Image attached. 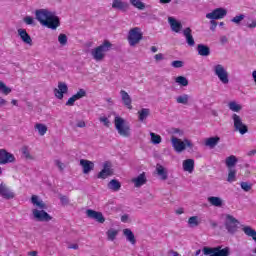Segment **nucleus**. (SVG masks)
<instances>
[{
  "mask_svg": "<svg viewBox=\"0 0 256 256\" xmlns=\"http://www.w3.org/2000/svg\"><path fill=\"white\" fill-rule=\"evenodd\" d=\"M52 12H49V10L46 9H40L36 10V19L41 23L42 25H45V21L49 19Z\"/></svg>",
  "mask_w": 256,
  "mask_h": 256,
  "instance_id": "f3484780",
  "label": "nucleus"
},
{
  "mask_svg": "<svg viewBox=\"0 0 256 256\" xmlns=\"http://www.w3.org/2000/svg\"><path fill=\"white\" fill-rule=\"evenodd\" d=\"M208 203H210V205H213V207H222L223 200L220 197L211 196L208 197Z\"/></svg>",
  "mask_w": 256,
  "mask_h": 256,
  "instance_id": "7c9ffc66",
  "label": "nucleus"
},
{
  "mask_svg": "<svg viewBox=\"0 0 256 256\" xmlns=\"http://www.w3.org/2000/svg\"><path fill=\"white\" fill-rule=\"evenodd\" d=\"M201 221H199V217L198 216H191L188 219V225L189 227H199Z\"/></svg>",
  "mask_w": 256,
  "mask_h": 256,
  "instance_id": "e433bc0d",
  "label": "nucleus"
},
{
  "mask_svg": "<svg viewBox=\"0 0 256 256\" xmlns=\"http://www.w3.org/2000/svg\"><path fill=\"white\" fill-rule=\"evenodd\" d=\"M0 196L3 197V199H13L15 197V193H13L5 183H1Z\"/></svg>",
  "mask_w": 256,
  "mask_h": 256,
  "instance_id": "a211bd4d",
  "label": "nucleus"
},
{
  "mask_svg": "<svg viewBox=\"0 0 256 256\" xmlns=\"http://www.w3.org/2000/svg\"><path fill=\"white\" fill-rule=\"evenodd\" d=\"M232 119L234 123V130L240 133V135H245V133L249 131L247 125L243 123V119H241V116L233 114Z\"/></svg>",
  "mask_w": 256,
  "mask_h": 256,
  "instance_id": "6e6552de",
  "label": "nucleus"
},
{
  "mask_svg": "<svg viewBox=\"0 0 256 256\" xmlns=\"http://www.w3.org/2000/svg\"><path fill=\"white\" fill-rule=\"evenodd\" d=\"M18 35H19L21 41H23L25 43V45H29L30 47L33 45V39L31 38V35H29V33H27L26 29L19 28Z\"/></svg>",
  "mask_w": 256,
  "mask_h": 256,
  "instance_id": "dca6fc26",
  "label": "nucleus"
},
{
  "mask_svg": "<svg viewBox=\"0 0 256 256\" xmlns=\"http://www.w3.org/2000/svg\"><path fill=\"white\" fill-rule=\"evenodd\" d=\"M240 222L233 215L227 214L224 227L230 235H235L239 231Z\"/></svg>",
  "mask_w": 256,
  "mask_h": 256,
  "instance_id": "0eeeda50",
  "label": "nucleus"
},
{
  "mask_svg": "<svg viewBox=\"0 0 256 256\" xmlns=\"http://www.w3.org/2000/svg\"><path fill=\"white\" fill-rule=\"evenodd\" d=\"M113 44L109 40H104L103 43L96 48L92 49L91 55L95 61H103L105 59L106 53L111 51Z\"/></svg>",
  "mask_w": 256,
  "mask_h": 256,
  "instance_id": "f03ea898",
  "label": "nucleus"
},
{
  "mask_svg": "<svg viewBox=\"0 0 256 256\" xmlns=\"http://www.w3.org/2000/svg\"><path fill=\"white\" fill-rule=\"evenodd\" d=\"M238 159L237 156L235 155H230L226 158L225 163H226V167L228 169H233V167H235L238 163Z\"/></svg>",
  "mask_w": 256,
  "mask_h": 256,
  "instance_id": "c85d7f7f",
  "label": "nucleus"
},
{
  "mask_svg": "<svg viewBox=\"0 0 256 256\" xmlns=\"http://www.w3.org/2000/svg\"><path fill=\"white\" fill-rule=\"evenodd\" d=\"M24 23H26V25H33V17L31 16H26L24 18Z\"/></svg>",
  "mask_w": 256,
  "mask_h": 256,
  "instance_id": "864d4df0",
  "label": "nucleus"
},
{
  "mask_svg": "<svg viewBox=\"0 0 256 256\" xmlns=\"http://www.w3.org/2000/svg\"><path fill=\"white\" fill-rule=\"evenodd\" d=\"M0 105H7V100L3 99L2 97H0Z\"/></svg>",
  "mask_w": 256,
  "mask_h": 256,
  "instance_id": "e2e57ef3",
  "label": "nucleus"
},
{
  "mask_svg": "<svg viewBox=\"0 0 256 256\" xmlns=\"http://www.w3.org/2000/svg\"><path fill=\"white\" fill-rule=\"evenodd\" d=\"M76 126L80 127L81 129H83V127H86L85 121H83V120L78 121Z\"/></svg>",
  "mask_w": 256,
  "mask_h": 256,
  "instance_id": "bf43d9fd",
  "label": "nucleus"
},
{
  "mask_svg": "<svg viewBox=\"0 0 256 256\" xmlns=\"http://www.w3.org/2000/svg\"><path fill=\"white\" fill-rule=\"evenodd\" d=\"M123 235L126 236L127 241H129V243H131L132 245H135L137 243V240L135 239V234H133V231H131V229H124Z\"/></svg>",
  "mask_w": 256,
  "mask_h": 256,
  "instance_id": "cd10ccee",
  "label": "nucleus"
},
{
  "mask_svg": "<svg viewBox=\"0 0 256 256\" xmlns=\"http://www.w3.org/2000/svg\"><path fill=\"white\" fill-rule=\"evenodd\" d=\"M210 25V31H215L217 29V21L211 20Z\"/></svg>",
  "mask_w": 256,
  "mask_h": 256,
  "instance_id": "6e6d98bb",
  "label": "nucleus"
},
{
  "mask_svg": "<svg viewBox=\"0 0 256 256\" xmlns=\"http://www.w3.org/2000/svg\"><path fill=\"white\" fill-rule=\"evenodd\" d=\"M58 41H59L60 45H67V35L60 34L58 36Z\"/></svg>",
  "mask_w": 256,
  "mask_h": 256,
  "instance_id": "de8ad7c7",
  "label": "nucleus"
},
{
  "mask_svg": "<svg viewBox=\"0 0 256 256\" xmlns=\"http://www.w3.org/2000/svg\"><path fill=\"white\" fill-rule=\"evenodd\" d=\"M155 61H163L165 57L163 56V53H158L154 56Z\"/></svg>",
  "mask_w": 256,
  "mask_h": 256,
  "instance_id": "4d7b16f0",
  "label": "nucleus"
},
{
  "mask_svg": "<svg viewBox=\"0 0 256 256\" xmlns=\"http://www.w3.org/2000/svg\"><path fill=\"white\" fill-rule=\"evenodd\" d=\"M227 15L225 8H216L212 12L206 14V19L217 20L223 19Z\"/></svg>",
  "mask_w": 256,
  "mask_h": 256,
  "instance_id": "9d476101",
  "label": "nucleus"
},
{
  "mask_svg": "<svg viewBox=\"0 0 256 256\" xmlns=\"http://www.w3.org/2000/svg\"><path fill=\"white\" fill-rule=\"evenodd\" d=\"M68 249L77 250V249H79V245H78V244H70V245L68 246Z\"/></svg>",
  "mask_w": 256,
  "mask_h": 256,
  "instance_id": "680f3d73",
  "label": "nucleus"
},
{
  "mask_svg": "<svg viewBox=\"0 0 256 256\" xmlns=\"http://www.w3.org/2000/svg\"><path fill=\"white\" fill-rule=\"evenodd\" d=\"M108 189H111V191H119L121 189V182L116 179L111 180L108 183Z\"/></svg>",
  "mask_w": 256,
  "mask_h": 256,
  "instance_id": "473e14b6",
  "label": "nucleus"
},
{
  "mask_svg": "<svg viewBox=\"0 0 256 256\" xmlns=\"http://www.w3.org/2000/svg\"><path fill=\"white\" fill-rule=\"evenodd\" d=\"M55 164L60 169V171H63L65 169V164H63L60 160H56Z\"/></svg>",
  "mask_w": 256,
  "mask_h": 256,
  "instance_id": "5fc2aeb1",
  "label": "nucleus"
},
{
  "mask_svg": "<svg viewBox=\"0 0 256 256\" xmlns=\"http://www.w3.org/2000/svg\"><path fill=\"white\" fill-rule=\"evenodd\" d=\"M204 255L209 256H229L231 255V249L229 247L223 248L222 246L217 247H204L202 249Z\"/></svg>",
  "mask_w": 256,
  "mask_h": 256,
  "instance_id": "423d86ee",
  "label": "nucleus"
},
{
  "mask_svg": "<svg viewBox=\"0 0 256 256\" xmlns=\"http://www.w3.org/2000/svg\"><path fill=\"white\" fill-rule=\"evenodd\" d=\"M249 29H255L256 27V20H251V23L247 25Z\"/></svg>",
  "mask_w": 256,
  "mask_h": 256,
  "instance_id": "13d9d810",
  "label": "nucleus"
},
{
  "mask_svg": "<svg viewBox=\"0 0 256 256\" xmlns=\"http://www.w3.org/2000/svg\"><path fill=\"white\" fill-rule=\"evenodd\" d=\"M83 97H87V91H85V89H79L76 94L68 99L66 106L73 107V105H75V101H79V99H83Z\"/></svg>",
  "mask_w": 256,
  "mask_h": 256,
  "instance_id": "ddd939ff",
  "label": "nucleus"
},
{
  "mask_svg": "<svg viewBox=\"0 0 256 256\" xmlns=\"http://www.w3.org/2000/svg\"><path fill=\"white\" fill-rule=\"evenodd\" d=\"M219 141H221V138H219V136L210 137L206 139L205 145L206 147H210L211 149H213L219 143Z\"/></svg>",
  "mask_w": 256,
  "mask_h": 256,
  "instance_id": "c756f323",
  "label": "nucleus"
},
{
  "mask_svg": "<svg viewBox=\"0 0 256 256\" xmlns=\"http://www.w3.org/2000/svg\"><path fill=\"white\" fill-rule=\"evenodd\" d=\"M170 256H181V255H179L177 252H175V251H171L170 252Z\"/></svg>",
  "mask_w": 256,
  "mask_h": 256,
  "instance_id": "338daca9",
  "label": "nucleus"
},
{
  "mask_svg": "<svg viewBox=\"0 0 256 256\" xmlns=\"http://www.w3.org/2000/svg\"><path fill=\"white\" fill-rule=\"evenodd\" d=\"M67 91H69L67 84L65 82H59L58 89H54V95L57 99H63L64 94L67 93Z\"/></svg>",
  "mask_w": 256,
  "mask_h": 256,
  "instance_id": "2eb2a0df",
  "label": "nucleus"
},
{
  "mask_svg": "<svg viewBox=\"0 0 256 256\" xmlns=\"http://www.w3.org/2000/svg\"><path fill=\"white\" fill-rule=\"evenodd\" d=\"M0 93H2V95H9L11 93V88H9L3 81H0Z\"/></svg>",
  "mask_w": 256,
  "mask_h": 256,
  "instance_id": "79ce46f5",
  "label": "nucleus"
},
{
  "mask_svg": "<svg viewBox=\"0 0 256 256\" xmlns=\"http://www.w3.org/2000/svg\"><path fill=\"white\" fill-rule=\"evenodd\" d=\"M177 103H180L182 105H187L189 103V95L183 94L176 98Z\"/></svg>",
  "mask_w": 256,
  "mask_h": 256,
  "instance_id": "37998d69",
  "label": "nucleus"
},
{
  "mask_svg": "<svg viewBox=\"0 0 256 256\" xmlns=\"http://www.w3.org/2000/svg\"><path fill=\"white\" fill-rule=\"evenodd\" d=\"M113 175V170H111V163L105 162L103 165V169L98 173V179H107V177H111Z\"/></svg>",
  "mask_w": 256,
  "mask_h": 256,
  "instance_id": "4468645a",
  "label": "nucleus"
},
{
  "mask_svg": "<svg viewBox=\"0 0 256 256\" xmlns=\"http://www.w3.org/2000/svg\"><path fill=\"white\" fill-rule=\"evenodd\" d=\"M7 163H15V155L5 149H0V165H7Z\"/></svg>",
  "mask_w": 256,
  "mask_h": 256,
  "instance_id": "9b49d317",
  "label": "nucleus"
},
{
  "mask_svg": "<svg viewBox=\"0 0 256 256\" xmlns=\"http://www.w3.org/2000/svg\"><path fill=\"white\" fill-rule=\"evenodd\" d=\"M127 39L130 47H135V45H139V43H141V41L143 40V32L141 31V28H131L128 32Z\"/></svg>",
  "mask_w": 256,
  "mask_h": 256,
  "instance_id": "39448f33",
  "label": "nucleus"
},
{
  "mask_svg": "<svg viewBox=\"0 0 256 256\" xmlns=\"http://www.w3.org/2000/svg\"><path fill=\"white\" fill-rule=\"evenodd\" d=\"M176 213H177V215H183V213H184L183 208H179L178 210H176Z\"/></svg>",
  "mask_w": 256,
  "mask_h": 256,
  "instance_id": "0e129e2a",
  "label": "nucleus"
},
{
  "mask_svg": "<svg viewBox=\"0 0 256 256\" xmlns=\"http://www.w3.org/2000/svg\"><path fill=\"white\" fill-rule=\"evenodd\" d=\"M183 36L186 39V43L189 47H195V38H193V30L187 27L183 30Z\"/></svg>",
  "mask_w": 256,
  "mask_h": 256,
  "instance_id": "6ab92c4d",
  "label": "nucleus"
},
{
  "mask_svg": "<svg viewBox=\"0 0 256 256\" xmlns=\"http://www.w3.org/2000/svg\"><path fill=\"white\" fill-rule=\"evenodd\" d=\"M243 19H245V15L240 14V15H238V16H235V17L232 19V23L239 24V23H241V21H243Z\"/></svg>",
  "mask_w": 256,
  "mask_h": 256,
  "instance_id": "3c124183",
  "label": "nucleus"
},
{
  "mask_svg": "<svg viewBox=\"0 0 256 256\" xmlns=\"http://www.w3.org/2000/svg\"><path fill=\"white\" fill-rule=\"evenodd\" d=\"M131 5L133 7H136V9H139L140 11H143L145 9V3L141 2V0H129Z\"/></svg>",
  "mask_w": 256,
  "mask_h": 256,
  "instance_id": "a19ab883",
  "label": "nucleus"
},
{
  "mask_svg": "<svg viewBox=\"0 0 256 256\" xmlns=\"http://www.w3.org/2000/svg\"><path fill=\"white\" fill-rule=\"evenodd\" d=\"M175 82L178 83V85H181V87H187V85H189V80H187V78L184 76L176 77Z\"/></svg>",
  "mask_w": 256,
  "mask_h": 256,
  "instance_id": "ea45409f",
  "label": "nucleus"
},
{
  "mask_svg": "<svg viewBox=\"0 0 256 256\" xmlns=\"http://www.w3.org/2000/svg\"><path fill=\"white\" fill-rule=\"evenodd\" d=\"M183 170L187 171L188 173H192L195 171V160L193 159H186L183 161Z\"/></svg>",
  "mask_w": 256,
  "mask_h": 256,
  "instance_id": "a878e982",
  "label": "nucleus"
},
{
  "mask_svg": "<svg viewBox=\"0 0 256 256\" xmlns=\"http://www.w3.org/2000/svg\"><path fill=\"white\" fill-rule=\"evenodd\" d=\"M35 129H37L39 135L43 137L47 133V126L45 124L37 123L35 125Z\"/></svg>",
  "mask_w": 256,
  "mask_h": 256,
  "instance_id": "4c0bfd02",
  "label": "nucleus"
},
{
  "mask_svg": "<svg viewBox=\"0 0 256 256\" xmlns=\"http://www.w3.org/2000/svg\"><path fill=\"white\" fill-rule=\"evenodd\" d=\"M61 25V21L59 20V17L55 16L53 13H51L50 17L46 21H44L43 26L47 27L48 29H57Z\"/></svg>",
  "mask_w": 256,
  "mask_h": 256,
  "instance_id": "f8f14e48",
  "label": "nucleus"
},
{
  "mask_svg": "<svg viewBox=\"0 0 256 256\" xmlns=\"http://www.w3.org/2000/svg\"><path fill=\"white\" fill-rule=\"evenodd\" d=\"M87 217L90 219H95L98 223H103L105 221V217L103 216V213L97 212L95 210L88 209L86 211Z\"/></svg>",
  "mask_w": 256,
  "mask_h": 256,
  "instance_id": "aec40b11",
  "label": "nucleus"
},
{
  "mask_svg": "<svg viewBox=\"0 0 256 256\" xmlns=\"http://www.w3.org/2000/svg\"><path fill=\"white\" fill-rule=\"evenodd\" d=\"M156 171H157V175L161 177L162 181H167L168 174H167V170H165V167L161 165H157Z\"/></svg>",
  "mask_w": 256,
  "mask_h": 256,
  "instance_id": "2f4dec72",
  "label": "nucleus"
},
{
  "mask_svg": "<svg viewBox=\"0 0 256 256\" xmlns=\"http://www.w3.org/2000/svg\"><path fill=\"white\" fill-rule=\"evenodd\" d=\"M100 123H103L104 127H111V121L106 116H101L99 118Z\"/></svg>",
  "mask_w": 256,
  "mask_h": 256,
  "instance_id": "a18cd8bd",
  "label": "nucleus"
},
{
  "mask_svg": "<svg viewBox=\"0 0 256 256\" xmlns=\"http://www.w3.org/2000/svg\"><path fill=\"white\" fill-rule=\"evenodd\" d=\"M22 154L26 159H32L31 153L29 152V148L27 146L22 147Z\"/></svg>",
  "mask_w": 256,
  "mask_h": 256,
  "instance_id": "49530a36",
  "label": "nucleus"
},
{
  "mask_svg": "<svg viewBox=\"0 0 256 256\" xmlns=\"http://www.w3.org/2000/svg\"><path fill=\"white\" fill-rule=\"evenodd\" d=\"M172 67H174V69H181V67H183V61L181 60H174L171 63Z\"/></svg>",
  "mask_w": 256,
  "mask_h": 256,
  "instance_id": "8fccbe9b",
  "label": "nucleus"
},
{
  "mask_svg": "<svg viewBox=\"0 0 256 256\" xmlns=\"http://www.w3.org/2000/svg\"><path fill=\"white\" fill-rule=\"evenodd\" d=\"M108 241H115V238L117 237V235H119V231L115 230V229H110L106 232Z\"/></svg>",
  "mask_w": 256,
  "mask_h": 256,
  "instance_id": "58836bf2",
  "label": "nucleus"
},
{
  "mask_svg": "<svg viewBox=\"0 0 256 256\" xmlns=\"http://www.w3.org/2000/svg\"><path fill=\"white\" fill-rule=\"evenodd\" d=\"M252 77L254 79V83L256 84V70L252 72Z\"/></svg>",
  "mask_w": 256,
  "mask_h": 256,
  "instance_id": "774afa93",
  "label": "nucleus"
},
{
  "mask_svg": "<svg viewBox=\"0 0 256 256\" xmlns=\"http://www.w3.org/2000/svg\"><path fill=\"white\" fill-rule=\"evenodd\" d=\"M171 143H172V147H173L174 151H176V153H183V151H185V149H187V147H189V149H193V142H191V140H189V139L181 140L175 136H172Z\"/></svg>",
  "mask_w": 256,
  "mask_h": 256,
  "instance_id": "20e7f679",
  "label": "nucleus"
},
{
  "mask_svg": "<svg viewBox=\"0 0 256 256\" xmlns=\"http://www.w3.org/2000/svg\"><path fill=\"white\" fill-rule=\"evenodd\" d=\"M60 201L62 203V205H68L69 204V198L67 196H60Z\"/></svg>",
  "mask_w": 256,
  "mask_h": 256,
  "instance_id": "603ef678",
  "label": "nucleus"
},
{
  "mask_svg": "<svg viewBox=\"0 0 256 256\" xmlns=\"http://www.w3.org/2000/svg\"><path fill=\"white\" fill-rule=\"evenodd\" d=\"M214 73L221 81V83H223L224 85H227V83H229V73L227 72L225 67H223V65L217 64L216 66H214Z\"/></svg>",
  "mask_w": 256,
  "mask_h": 256,
  "instance_id": "1a4fd4ad",
  "label": "nucleus"
},
{
  "mask_svg": "<svg viewBox=\"0 0 256 256\" xmlns=\"http://www.w3.org/2000/svg\"><path fill=\"white\" fill-rule=\"evenodd\" d=\"M114 126L121 137H131V127L122 117L116 116L114 118Z\"/></svg>",
  "mask_w": 256,
  "mask_h": 256,
  "instance_id": "7ed1b4c3",
  "label": "nucleus"
},
{
  "mask_svg": "<svg viewBox=\"0 0 256 256\" xmlns=\"http://www.w3.org/2000/svg\"><path fill=\"white\" fill-rule=\"evenodd\" d=\"M121 221L122 223H127V221H129V216L128 215L121 216Z\"/></svg>",
  "mask_w": 256,
  "mask_h": 256,
  "instance_id": "052dcab7",
  "label": "nucleus"
},
{
  "mask_svg": "<svg viewBox=\"0 0 256 256\" xmlns=\"http://www.w3.org/2000/svg\"><path fill=\"white\" fill-rule=\"evenodd\" d=\"M150 136H151V141L154 145H159V143H161L162 138L159 134H155V133L151 132Z\"/></svg>",
  "mask_w": 256,
  "mask_h": 256,
  "instance_id": "c03bdc74",
  "label": "nucleus"
},
{
  "mask_svg": "<svg viewBox=\"0 0 256 256\" xmlns=\"http://www.w3.org/2000/svg\"><path fill=\"white\" fill-rule=\"evenodd\" d=\"M168 23H170V27L172 31H174V33H180L181 29H183V25L181 24V22L177 21L173 17L168 18Z\"/></svg>",
  "mask_w": 256,
  "mask_h": 256,
  "instance_id": "b1692460",
  "label": "nucleus"
},
{
  "mask_svg": "<svg viewBox=\"0 0 256 256\" xmlns=\"http://www.w3.org/2000/svg\"><path fill=\"white\" fill-rule=\"evenodd\" d=\"M236 177H237V170L230 168L228 171V177H227L228 183H233L237 181Z\"/></svg>",
  "mask_w": 256,
  "mask_h": 256,
  "instance_id": "c9c22d12",
  "label": "nucleus"
},
{
  "mask_svg": "<svg viewBox=\"0 0 256 256\" xmlns=\"http://www.w3.org/2000/svg\"><path fill=\"white\" fill-rule=\"evenodd\" d=\"M229 110L233 111L234 113H239L243 109V106L241 104H237V102L232 101L228 104Z\"/></svg>",
  "mask_w": 256,
  "mask_h": 256,
  "instance_id": "f704fd0d",
  "label": "nucleus"
},
{
  "mask_svg": "<svg viewBox=\"0 0 256 256\" xmlns=\"http://www.w3.org/2000/svg\"><path fill=\"white\" fill-rule=\"evenodd\" d=\"M241 189L243 191L249 192L250 189H252L253 185L249 184L248 182H241Z\"/></svg>",
  "mask_w": 256,
  "mask_h": 256,
  "instance_id": "09e8293b",
  "label": "nucleus"
},
{
  "mask_svg": "<svg viewBox=\"0 0 256 256\" xmlns=\"http://www.w3.org/2000/svg\"><path fill=\"white\" fill-rule=\"evenodd\" d=\"M120 95L123 105L131 111V109H133V100H131V96H129V93H127V91L125 90H121Z\"/></svg>",
  "mask_w": 256,
  "mask_h": 256,
  "instance_id": "412c9836",
  "label": "nucleus"
},
{
  "mask_svg": "<svg viewBox=\"0 0 256 256\" xmlns=\"http://www.w3.org/2000/svg\"><path fill=\"white\" fill-rule=\"evenodd\" d=\"M29 256H37V251H31L28 253Z\"/></svg>",
  "mask_w": 256,
  "mask_h": 256,
  "instance_id": "69168bd1",
  "label": "nucleus"
},
{
  "mask_svg": "<svg viewBox=\"0 0 256 256\" xmlns=\"http://www.w3.org/2000/svg\"><path fill=\"white\" fill-rule=\"evenodd\" d=\"M112 9L125 12L127 9H129V4L127 2H123L122 0H113Z\"/></svg>",
  "mask_w": 256,
  "mask_h": 256,
  "instance_id": "5701e85b",
  "label": "nucleus"
},
{
  "mask_svg": "<svg viewBox=\"0 0 256 256\" xmlns=\"http://www.w3.org/2000/svg\"><path fill=\"white\" fill-rule=\"evenodd\" d=\"M197 52L201 57H209V55H211V48L204 44H198Z\"/></svg>",
  "mask_w": 256,
  "mask_h": 256,
  "instance_id": "393cba45",
  "label": "nucleus"
},
{
  "mask_svg": "<svg viewBox=\"0 0 256 256\" xmlns=\"http://www.w3.org/2000/svg\"><path fill=\"white\" fill-rule=\"evenodd\" d=\"M132 183H134L135 187H143V185L147 183V178L145 177V173H142L138 177L133 178Z\"/></svg>",
  "mask_w": 256,
  "mask_h": 256,
  "instance_id": "bb28decb",
  "label": "nucleus"
},
{
  "mask_svg": "<svg viewBox=\"0 0 256 256\" xmlns=\"http://www.w3.org/2000/svg\"><path fill=\"white\" fill-rule=\"evenodd\" d=\"M31 203L34 207H37V209L32 210V215L36 221L49 222L53 219V217L45 211L47 209V204L39 199V196L32 195Z\"/></svg>",
  "mask_w": 256,
  "mask_h": 256,
  "instance_id": "f257e3e1",
  "label": "nucleus"
},
{
  "mask_svg": "<svg viewBox=\"0 0 256 256\" xmlns=\"http://www.w3.org/2000/svg\"><path fill=\"white\" fill-rule=\"evenodd\" d=\"M149 113H151L149 108H142L140 111H138L139 121H145V119H147V117H149Z\"/></svg>",
  "mask_w": 256,
  "mask_h": 256,
  "instance_id": "72a5a7b5",
  "label": "nucleus"
},
{
  "mask_svg": "<svg viewBox=\"0 0 256 256\" xmlns=\"http://www.w3.org/2000/svg\"><path fill=\"white\" fill-rule=\"evenodd\" d=\"M80 165L83 168V173L86 175L95 169V164L89 160L81 159Z\"/></svg>",
  "mask_w": 256,
  "mask_h": 256,
  "instance_id": "4be33fe9",
  "label": "nucleus"
}]
</instances>
